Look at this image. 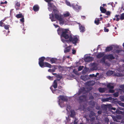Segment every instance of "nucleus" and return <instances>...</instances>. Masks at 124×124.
<instances>
[{
    "label": "nucleus",
    "instance_id": "1",
    "mask_svg": "<svg viewBox=\"0 0 124 124\" xmlns=\"http://www.w3.org/2000/svg\"><path fill=\"white\" fill-rule=\"evenodd\" d=\"M72 34L70 31L68 29H65V30L62 34V37H63L66 39H69Z\"/></svg>",
    "mask_w": 124,
    "mask_h": 124
},
{
    "label": "nucleus",
    "instance_id": "2",
    "mask_svg": "<svg viewBox=\"0 0 124 124\" xmlns=\"http://www.w3.org/2000/svg\"><path fill=\"white\" fill-rule=\"evenodd\" d=\"M78 40V39L76 36H73L72 35L70 36V37L69 39V41L72 42V43L74 44L75 45H76V44L77 43Z\"/></svg>",
    "mask_w": 124,
    "mask_h": 124
},
{
    "label": "nucleus",
    "instance_id": "3",
    "mask_svg": "<svg viewBox=\"0 0 124 124\" xmlns=\"http://www.w3.org/2000/svg\"><path fill=\"white\" fill-rule=\"evenodd\" d=\"M72 7L74 10L77 12H78L81 8V6L74 3H72Z\"/></svg>",
    "mask_w": 124,
    "mask_h": 124
},
{
    "label": "nucleus",
    "instance_id": "4",
    "mask_svg": "<svg viewBox=\"0 0 124 124\" xmlns=\"http://www.w3.org/2000/svg\"><path fill=\"white\" fill-rule=\"evenodd\" d=\"M58 98L59 99L58 102L59 104H60V103L61 100L63 101L66 102L68 100L67 96L62 95H60L58 97Z\"/></svg>",
    "mask_w": 124,
    "mask_h": 124
},
{
    "label": "nucleus",
    "instance_id": "5",
    "mask_svg": "<svg viewBox=\"0 0 124 124\" xmlns=\"http://www.w3.org/2000/svg\"><path fill=\"white\" fill-rule=\"evenodd\" d=\"M45 59V58L44 57H42L39 59V64L41 67H43L44 63V62Z\"/></svg>",
    "mask_w": 124,
    "mask_h": 124
},
{
    "label": "nucleus",
    "instance_id": "6",
    "mask_svg": "<svg viewBox=\"0 0 124 124\" xmlns=\"http://www.w3.org/2000/svg\"><path fill=\"white\" fill-rule=\"evenodd\" d=\"M111 107L112 106L110 104H103L102 107V108L105 111H107L108 108L109 109H110Z\"/></svg>",
    "mask_w": 124,
    "mask_h": 124
},
{
    "label": "nucleus",
    "instance_id": "7",
    "mask_svg": "<svg viewBox=\"0 0 124 124\" xmlns=\"http://www.w3.org/2000/svg\"><path fill=\"white\" fill-rule=\"evenodd\" d=\"M65 30V29H64L62 28H59L57 30V32L58 34L61 36L62 37V35Z\"/></svg>",
    "mask_w": 124,
    "mask_h": 124
},
{
    "label": "nucleus",
    "instance_id": "8",
    "mask_svg": "<svg viewBox=\"0 0 124 124\" xmlns=\"http://www.w3.org/2000/svg\"><path fill=\"white\" fill-rule=\"evenodd\" d=\"M93 59V57L87 56L85 57L84 60L86 62H89L92 61Z\"/></svg>",
    "mask_w": 124,
    "mask_h": 124
},
{
    "label": "nucleus",
    "instance_id": "9",
    "mask_svg": "<svg viewBox=\"0 0 124 124\" xmlns=\"http://www.w3.org/2000/svg\"><path fill=\"white\" fill-rule=\"evenodd\" d=\"M86 96L85 95H81L79 97L78 100L80 102H82L86 99Z\"/></svg>",
    "mask_w": 124,
    "mask_h": 124
},
{
    "label": "nucleus",
    "instance_id": "10",
    "mask_svg": "<svg viewBox=\"0 0 124 124\" xmlns=\"http://www.w3.org/2000/svg\"><path fill=\"white\" fill-rule=\"evenodd\" d=\"M105 57H106V59H108L112 60L114 59L115 58V57L113 55L111 54L106 55H105Z\"/></svg>",
    "mask_w": 124,
    "mask_h": 124
},
{
    "label": "nucleus",
    "instance_id": "11",
    "mask_svg": "<svg viewBox=\"0 0 124 124\" xmlns=\"http://www.w3.org/2000/svg\"><path fill=\"white\" fill-rule=\"evenodd\" d=\"M54 15L55 18L58 21L63 17L62 15L61 14L59 15L57 13L55 14Z\"/></svg>",
    "mask_w": 124,
    "mask_h": 124
},
{
    "label": "nucleus",
    "instance_id": "12",
    "mask_svg": "<svg viewBox=\"0 0 124 124\" xmlns=\"http://www.w3.org/2000/svg\"><path fill=\"white\" fill-rule=\"evenodd\" d=\"M104 52H100L96 55V57L98 58H100L104 56Z\"/></svg>",
    "mask_w": 124,
    "mask_h": 124
},
{
    "label": "nucleus",
    "instance_id": "13",
    "mask_svg": "<svg viewBox=\"0 0 124 124\" xmlns=\"http://www.w3.org/2000/svg\"><path fill=\"white\" fill-rule=\"evenodd\" d=\"M113 98L111 97L107 98H102V101L103 102L108 101H111L112 100Z\"/></svg>",
    "mask_w": 124,
    "mask_h": 124
},
{
    "label": "nucleus",
    "instance_id": "14",
    "mask_svg": "<svg viewBox=\"0 0 124 124\" xmlns=\"http://www.w3.org/2000/svg\"><path fill=\"white\" fill-rule=\"evenodd\" d=\"M51 65L47 62H45L44 64V65L43 67H41V68H44V67H47L50 68L51 67Z\"/></svg>",
    "mask_w": 124,
    "mask_h": 124
},
{
    "label": "nucleus",
    "instance_id": "15",
    "mask_svg": "<svg viewBox=\"0 0 124 124\" xmlns=\"http://www.w3.org/2000/svg\"><path fill=\"white\" fill-rule=\"evenodd\" d=\"M20 4L19 2L16 1L15 2V7L16 8V10H18L19 9V8L20 7Z\"/></svg>",
    "mask_w": 124,
    "mask_h": 124
},
{
    "label": "nucleus",
    "instance_id": "16",
    "mask_svg": "<svg viewBox=\"0 0 124 124\" xmlns=\"http://www.w3.org/2000/svg\"><path fill=\"white\" fill-rule=\"evenodd\" d=\"M79 29L80 32L81 33H83L85 31V27L82 25L80 26L79 27Z\"/></svg>",
    "mask_w": 124,
    "mask_h": 124
},
{
    "label": "nucleus",
    "instance_id": "17",
    "mask_svg": "<svg viewBox=\"0 0 124 124\" xmlns=\"http://www.w3.org/2000/svg\"><path fill=\"white\" fill-rule=\"evenodd\" d=\"M70 116L71 117L74 118L75 115H76L75 112L74 110H70Z\"/></svg>",
    "mask_w": 124,
    "mask_h": 124
},
{
    "label": "nucleus",
    "instance_id": "18",
    "mask_svg": "<svg viewBox=\"0 0 124 124\" xmlns=\"http://www.w3.org/2000/svg\"><path fill=\"white\" fill-rule=\"evenodd\" d=\"M59 23L61 25H63L65 22V20L64 18L62 17L59 20Z\"/></svg>",
    "mask_w": 124,
    "mask_h": 124
},
{
    "label": "nucleus",
    "instance_id": "19",
    "mask_svg": "<svg viewBox=\"0 0 124 124\" xmlns=\"http://www.w3.org/2000/svg\"><path fill=\"white\" fill-rule=\"evenodd\" d=\"M86 84L88 86L93 85L95 84V82L93 81H90L86 83Z\"/></svg>",
    "mask_w": 124,
    "mask_h": 124
},
{
    "label": "nucleus",
    "instance_id": "20",
    "mask_svg": "<svg viewBox=\"0 0 124 124\" xmlns=\"http://www.w3.org/2000/svg\"><path fill=\"white\" fill-rule=\"evenodd\" d=\"M39 7L37 5H34L33 7V10L35 12L38 11L39 9Z\"/></svg>",
    "mask_w": 124,
    "mask_h": 124
},
{
    "label": "nucleus",
    "instance_id": "21",
    "mask_svg": "<svg viewBox=\"0 0 124 124\" xmlns=\"http://www.w3.org/2000/svg\"><path fill=\"white\" fill-rule=\"evenodd\" d=\"M107 88L111 89L114 88V86L113 85V84L111 83H109L107 84Z\"/></svg>",
    "mask_w": 124,
    "mask_h": 124
},
{
    "label": "nucleus",
    "instance_id": "22",
    "mask_svg": "<svg viewBox=\"0 0 124 124\" xmlns=\"http://www.w3.org/2000/svg\"><path fill=\"white\" fill-rule=\"evenodd\" d=\"M54 16V15L53 14H51L49 15V18L52 21V22L55 21Z\"/></svg>",
    "mask_w": 124,
    "mask_h": 124
},
{
    "label": "nucleus",
    "instance_id": "23",
    "mask_svg": "<svg viewBox=\"0 0 124 124\" xmlns=\"http://www.w3.org/2000/svg\"><path fill=\"white\" fill-rule=\"evenodd\" d=\"M113 49V48L112 46H108L106 47L105 49V52H109L112 50Z\"/></svg>",
    "mask_w": 124,
    "mask_h": 124
},
{
    "label": "nucleus",
    "instance_id": "24",
    "mask_svg": "<svg viewBox=\"0 0 124 124\" xmlns=\"http://www.w3.org/2000/svg\"><path fill=\"white\" fill-rule=\"evenodd\" d=\"M106 59V57H105V55H104L102 58L101 59L100 61V62L101 63H105Z\"/></svg>",
    "mask_w": 124,
    "mask_h": 124
},
{
    "label": "nucleus",
    "instance_id": "25",
    "mask_svg": "<svg viewBox=\"0 0 124 124\" xmlns=\"http://www.w3.org/2000/svg\"><path fill=\"white\" fill-rule=\"evenodd\" d=\"M113 73V71L112 70H109L106 73V74L108 76H110L112 75Z\"/></svg>",
    "mask_w": 124,
    "mask_h": 124
},
{
    "label": "nucleus",
    "instance_id": "26",
    "mask_svg": "<svg viewBox=\"0 0 124 124\" xmlns=\"http://www.w3.org/2000/svg\"><path fill=\"white\" fill-rule=\"evenodd\" d=\"M100 20L99 18H96L95 19L94 21L95 23L97 25H99V24L101 23L100 22Z\"/></svg>",
    "mask_w": 124,
    "mask_h": 124
},
{
    "label": "nucleus",
    "instance_id": "27",
    "mask_svg": "<svg viewBox=\"0 0 124 124\" xmlns=\"http://www.w3.org/2000/svg\"><path fill=\"white\" fill-rule=\"evenodd\" d=\"M53 86L54 88L55 89L57 87V82H56V80H54V81L53 84Z\"/></svg>",
    "mask_w": 124,
    "mask_h": 124
},
{
    "label": "nucleus",
    "instance_id": "28",
    "mask_svg": "<svg viewBox=\"0 0 124 124\" xmlns=\"http://www.w3.org/2000/svg\"><path fill=\"white\" fill-rule=\"evenodd\" d=\"M71 46H69L65 48V50L64 51L65 53H66L67 52H69L70 51Z\"/></svg>",
    "mask_w": 124,
    "mask_h": 124
},
{
    "label": "nucleus",
    "instance_id": "29",
    "mask_svg": "<svg viewBox=\"0 0 124 124\" xmlns=\"http://www.w3.org/2000/svg\"><path fill=\"white\" fill-rule=\"evenodd\" d=\"M100 10L103 13H105L107 11L106 10L101 6L100 7Z\"/></svg>",
    "mask_w": 124,
    "mask_h": 124
},
{
    "label": "nucleus",
    "instance_id": "30",
    "mask_svg": "<svg viewBox=\"0 0 124 124\" xmlns=\"http://www.w3.org/2000/svg\"><path fill=\"white\" fill-rule=\"evenodd\" d=\"M89 103L90 105H92L93 107H94L95 105V102L93 100L90 101L89 102Z\"/></svg>",
    "mask_w": 124,
    "mask_h": 124
},
{
    "label": "nucleus",
    "instance_id": "31",
    "mask_svg": "<svg viewBox=\"0 0 124 124\" xmlns=\"http://www.w3.org/2000/svg\"><path fill=\"white\" fill-rule=\"evenodd\" d=\"M57 59L54 58H51L50 61L51 62V63H55L57 61Z\"/></svg>",
    "mask_w": 124,
    "mask_h": 124
},
{
    "label": "nucleus",
    "instance_id": "32",
    "mask_svg": "<svg viewBox=\"0 0 124 124\" xmlns=\"http://www.w3.org/2000/svg\"><path fill=\"white\" fill-rule=\"evenodd\" d=\"M120 17L121 20H124V13L120 14Z\"/></svg>",
    "mask_w": 124,
    "mask_h": 124
},
{
    "label": "nucleus",
    "instance_id": "33",
    "mask_svg": "<svg viewBox=\"0 0 124 124\" xmlns=\"http://www.w3.org/2000/svg\"><path fill=\"white\" fill-rule=\"evenodd\" d=\"M5 29L6 30H8L9 27L10 26L9 25L4 24L3 25V26Z\"/></svg>",
    "mask_w": 124,
    "mask_h": 124
},
{
    "label": "nucleus",
    "instance_id": "34",
    "mask_svg": "<svg viewBox=\"0 0 124 124\" xmlns=\"http://www.w3.org/2000/svg\"><path fill=\"white\" fill-rule=\"evenodd\" d=\"M99 92L101 93H103L105 91V90L104 88H99Z\"/></svg>",
    "mask_w": 124,
    "mask_h": 124
},
{
    "label": "nucleus",
    "instance_id": "35",
    "mask_svg": "<svg viewBox=\"0 0 124 124\" xmlns=\"http://www.w3.org/2000/svg\"><path fill=\"white\" fill-rule=\"evenodd\" d=\"M70 14L68 12H67L65 13H64L63 14V15L64 17H67L69 16Z\"/></svg>",
    "mask_w": 124,
    "mask_h": 124
},
{
    "label": "nucleus",
    "instance_id": "36",
    "mask_svg": "<svg viewBox=\"0 0 124 124\" xmlns=\"http://www.w3.org/2000/svg\"><path fill=\"white\" fill-rule=\"evenodd\" d=\"M95 115V113L93 111L90 112V113L89 115V117H93Z\"/></svg>",
    "mask_w": 124,
    "mask_h": 124
},
{
    "label": "nucleus",
    "instance_id": "37",
    "mask_svg": "<svg viewBox=\"0 0 124 124\" xmlns=\"http://www.w3.org/2000/svg\"><path fill=\"white\" fill-rule=\"evenodd\" d=\"M23 16L21 14H18L16 16V17L17 18H22L23 17Z\"/></svg>",
    "mask_w": 124,
    "mask_h": 124
},
{
    "label": "nucleus",
    "instance_id": "38",
    "mask_svg": "<svg viewBox=\"0 0 124 124\" xmlns=\"http://www.w3.org/2000/svg\"><path fill=\"white\" fill-rule=\"evenodd\" d=\"M85 89L84 88H83V89H81L78 92V95H79L81 94V93H82L84 91Z\"/></svg>",
    "mask_w": 124,
    "mask_h": 124
},
{
    "label": "nucleus",
    "instance_id": "39",
    "mask_svg": "<svg viewBox=\"0 0 124 124\" xmlns=\"http://www.w3.org/2000/svg\"><path fill=\"white\" fill-rule=\"evenodd\" d=\"M66 3L67 5L70 7H72V4H71L70 2L67 1H66Z\"/></svg>",
    "mask_w": 124,
    "mask_h": 124
},
{
    "label": "nucleus",
    "instance_id": "40",
    "mask_svg": "<svg viewBox=\"0 0 124 124\" xmlns=\"http://www.w3.org/2000/svg\"><path fill=\"white\" fill-rule=\"evenodd\" d=\"M48 6L51 8H53L54 6L52 3H49L48 4Z\"/></svg>",
    "mask_w": 124,
    "mask_h": 124
},
{
    "label": "nucleus",
    "instance_id": "41",
    "mask_svg": "<svg viewBox=\"0 0 124 124\" xmlns=\"http://www.w3.org/2000/svg\"><path fill=\"white\" fill-rule=\"evenodd\" d=\"M119 16V15H116L115 16V17L116 18V21H119L120 19V18H119L118 17Z\"/></svg>",
    "mask_w": 124,
    "mask_h": 124
},
{
    "label": "nucleus",
    "instance_id": "42",
    "mask_svg": "<svg viewBox=\"0 0 124 124\" xmlns=\"http://www.w3.org/2000/svg\"><path fill=\"white\" fill-rule=\"evenodd\" d=\"M90 117V121L91 122H92L93 121H94L95 120V117Z\"/></svg>",
    "mask_w": 124,
    "mask_h": 124
},
{
    "label": "nucleus",
    "instance_id": "43",
    "mask_svg": "<svg viewBox=\"0 0 124 124\" xmlns=\"http://www.w3.org/2000/svg\"><path fill=\"white\" fill-rule=\"evenodd\" d=\"M77 120V119L76 117H75L73 124H77L78 122Z\"/></svg>",
    "mask_w": 124,
    "mask_h": 124
},
{
    "label": "nucleus",
    "instance_id": "44",
    "mask_svg": "<svg viewBox=\"0 0 124 124\" xmlns=\"http://www.w3.org/2000/svg\"><path fill=\"white\" fill-rule=\"evenodd\" d=\"M114 96L115 97H117L119 95L118 93V92H116L114 93L113 94Z\"/></svg>",
    "mask_w": 124,
    "mask_h": 124
},
{
    "label": "nucleus",
    "instance_id": "45",
    "mask_svg": "<svg viewBox=\"0 0 124 124\" xmlns=\"http://www.w3.org/2000/svg\"><path fill=\"white\" fill-rule=\"evenodd\" d=\"M55 71V70L54 69H53L52 70L51 69H49L48 70V71L50 72H54Z\"/></svg>",
    "mask_w": 124,
    "mask_h": 124
},
{
    "label": "nucleus",
    "instance_id": "46",
    "mask_svg": "<svg viewBox=\"0 0 124 124\" xmlns=\"http://www.w3.org/2000/svg\"><path fill=\"white\" fill-rule=\"evenodd\" d=\"M84 67L83 66H79L78 69V71H80L81 70L83 69V68Z\"/></svg>",
    "mask_w": 124,
    "mask_h": 124
},
{
    "label": "nucleus",
    "instance_id": "47",
    "mask_svg": "<svg viewBox=\"0 0 124 124\" xmlns=\"http://www.w3.org/2000/svg\"><path fill=\"white\" fill-rule=\"evenodd\" d=\"M3 22H2V21H0V26L1 27H3V25L5 24L3 23Z\"/></svg>",
    "mask_w": 124,
    "mask_h": 124
},
{
    "label": "nucleus",
    "instance_id": "48",
    "mask_svg": "<svg viewBox=\"0 0 124 124\" xmlns=\"http://www.w3.org/2000/svg\"><path fill=\"white\" fill-rule=\"evenodd\" d=\"M51 58L49 57H47L46 58H45V60L47 61H50Z\"/></svg>",
    "mask_w": 124,
    "mask_h": 124
},
{
    "label": "nucleus",
    "instance_id": "49",
    "mask_svg": "<svg viewBox=\"0 0 124 124\" xmlns=\"http://www.w3.org/2000/svg\"><path fill=\"white\" fill-rule=\"evenodd\" d=\"M88 71V70H83L82 71V73L83 74H85Z\"/></svg>",
    "mask_w": 124,
    "mask_h": 124
},
{
    "label": "nucleus",
    "instance_id": "50",
    "mask_svg": "<svg viewBox=\"0 0 124 124\" xmlns=\"http://www.w3.org/2000/svg\"><path fill=\"white\" fill-rule=\"evenodd\" d=\"M55 91L56 93H59L61 91V90H60L58 89H57L55 90Z\"/></svg>",
    "mask_w": 124,
    "mask_h": 124
},
{
    "label": "nucleus",
    "instance_id": "51",
    "mask_svg": "<svg viewBox=\"0 0 124 124\" xmlns=\"http://www.w3.org/2000/svg\"><path fill=\"white\" fill-rule=\"evenodd\" d=\"M111 89H110L109 90V93H113L115 91L114 90H112Z\"/></svg>",
    "mask_w": 124,
    "mask_h": 124
},
{
    "label": "nucleus",
    "instance_id": "52",
    "mask_svg": "<svg viewBox=\"0 0 124 124\" xmlns=\"http://www.w3.org/2000/svg\"><path fill=\"white\" fill-rule=\"evenodd\" d=\"M106 15H107V16H110L111 14V12L109 11H108L107 12H106Z\"/></svg>",
    "mask_w": 124,
    "mask_h": 124
},
{
    "label": "nucleus",
    "instance_id": "53",
    "mask_svg": "<svg viewBox=\"0 0 124 124\" xmlns=\"http://www.w3.org/2000/svg\"><path fill=\"white\" fill-rule=\"evenodd\" d=\"M47 78L49 79V80H52L53 79V78L52 77L50 76H47Z\"/></svg>",
    "mask_w": 124,
    "mask_h": 124
},
{
    "label": "nucleus",
    "instance_id": "54",
    "mask_svg": "<svg viewBox=\"0 0 124 124\" xmlns=\"http://www.w3.org/2000/svg\"><path fill=\"white\" fill-rule=\"evenodd\" d=\"M89 98V100H93L94 99V98L93 96L92 95L90 96Z\"/></svg>",
    "mask_w": 124,
    "mask_h": 124
},
{
    "label": "nucleus",
    "instance_id": "55",
    "mask_svg": "<svg viewBox=\"0 0 124 124\" xmlns=\"http://www.w3.org/2000/svg\"><path fill=\"white\" fill-rule=\"evenodd\" d=\"M89 76L91 77H97L96 75H95L94 74H90V75Z\"/></svg>",
    "mask_w": 124,
    "mask_h": 124
},
{
    "label": "nucleus",
    "instance_id": "56",
    "mask_svg": "<svg viewBox=\"0 0 124 124\" xmlns=\"http://www.w3.org/2000/svg\"><path fill=\"white\" fill-rule=\"evenodd\" d=\"M95 108L97 110H99L101 109V107L100 106L97 105L96 107Z\"/></svg>",
    "mask_w": 124,
    "mask_h": 124
},
{
    "label": "nucleus",
    "instance_id": "57",
    "mask_svg": "<svg viewBox=\"0 0 124 124\" xmlns=\"http://www.w3.org/2000/svg\"><path fill=\"white\" fill-rule=\"evenodd\" d=\"M122 51H123V50H116V52L117 53H120V52H122Z\"/></svg>",
    "mask_w": 124,
    "mask_h": 124
},
{
    "label": "nucleus",
    "instance_id": "58",
    "mask_svg": "<svg viewBox=\"0 0 124 124\" xmlns=\"http://www.w3.org/2000/svg\"><path fill=\"white\" fill-rule=\"evenodd\" d=\"M22 18L20 19V21L22 23H23L24 22V18L23 17H22Z\"/></svg>",
    "mask_w": 124,
    "mask_h": 124
},
{
    "label": "nucleus",
    "instance_id": "59",
    "mask_svg": "<svg viewBox=\"0 0 124 124\" xmlns=\"http://www.w3.org/2000/svg\"><path fill=\"white\" fill-rule=\"evenodd\" d=\"M104 31L105 32H108L109 31L108 29H106V27H104Z\"/></svg>",
    "mask_w": 124,
    "mask_h": 124
},
{
    "label": "nucleus",
    "instance_id": "60",
    "mask_svg": "<svg viewBox=\"0 0 124 124\" xmlns=\"http://www.w3.org/2000/svg\"><path fill=\"white\" fill-rule=\"evenodd\" d=\"M73 72L75 74H76L77 73L78 71L76 70L75 69H74L73 70Z\"/></svg>",
    "mask_w": 124,
    "mask_h": 124
},
{
    "label": "nucleus",
    "instance_id": "61",
    "mask_svg": "<svg viewBox=\"0 0 124 124\" xmlns=\"http://www.w3.org/2000/svg\"><path fill=\"white\" fill-rule=\"evenodd\" d=\"M76 51L75 50H72V53L73 54H75L76 53Z\"/></svg>",
    "mask_w": 124,
    "mask_h": 124
},
{
    "label": "nucleus",
    "instance_id": "62",
    "mask_svg": "<svg viewBox=\"0 0 124 124\" xmlns=\"http://www.w3.org/2000/svg\"><path fill=\"white\" fill-rule=\"evenodd\" d=\"M71 108V107L70 106H68L67 107V108L66 109V110L67 111L68 110V109H69L70 110Z\"/></svg>",
    "mask_w": 124,
    "mask_h": 124
},
{
    "label": "nucleus",
    "instance_id": "63",
    "mask_svg": "<svg viewBox=\"0 0 124 124\" xmlns=\"http://www.w3.org/2000/svg\"><path fill=\"white\" fill-rule=\"evenodd\" d=\"M115 75L117 77H120V74L118 73H117L115 74Z\"/></svg>",
    "mask_w": 124,
    "mask_h": 124
},
{
    "label": "nucleus",
    "instance_id": "64",
    "mask_svg": "<svg viewBox=\"0 0 124 124\" xmlns=\"http://www.w3.org/2000/svg\"><path fill=\"white\" fill-rule=\"evenodd\" d=\"M97 113L99 114H101L102 113V112L101 111L99 110L98 111Z\"/></svg>",
    "mask_w": 124,
    "mask_h": 124
}]
</instances>
